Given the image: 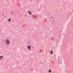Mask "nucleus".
<instances>
[{
    "label": "nucleus",
    "instance_id": "nucleus-8",
    "mask_svg": "<svg viewBox=\"0 0 73 73\" xmlns=\"http://www.w3.org/2000/svg\"><path fill=\"white\" fill-rule=\"evenodd\" d=\"M51 72V71L50 70H49V73H50Z\"/></svg>",
    "mask_w": 73,
    "mask_h": 73
},
{
    "label": "nucleus",
    "instance_id": "nucleus-3",
    "mask_svg": "<svg viewBox=\"0 0 73 73\" xmlns=\"http://www.w3.org/2000/svg\"><path fill=\"white\" fill-rule=\"evenodd\" d=\"M27 48H28V49H29V50H31V46H28Z\"/></svg>",
    "mask_w": 73,
    "mask_h": 73
},
{
    "label": "nucleus",
    "instance_id": "nucleus-4",
    "mask_svg": "<svg viewBox=\"0 0 73 73\" xmlns=\"http://www.w3.org/2000/svg\"><path fill=\"white\" fill-rule=\"evenodd\" d=\"M4 57V56H0V60H1V58H3Z\"/></svg>",
    "mask_w": 73,
    "mask_h": 73
},
{
    "label": "nucleus",
    "instance_id": "nucleus-2",
    "mask_svg": "<svg viewBox=\"0 0 73 73\" xmlns=\"http://www.w3.org/2000/svg\"><path fill=\"white\" fill-rule=\"evenodd\" d=\"M58 62L59 64H61L62 63V59L60 57H58Z\"/></svg>",
    "mask_w": 73,
    "mask_h": 73
},
{
    "label": "nucleus",
    "instance_id": "nucleus-1",
    "mask_svg": "<svg viewBox=\"0 0 73 73\" xmlns=\"http://www.w3.org/2000/svg\"><path fill=\"white\" fill-rule=\"evenodd\" d=\"M5 43L7 45H9L10 44V41L8 39H6L5 41Z\"/></svg>",
    "mask_w": 73,
    "mask_h": 73
},
{
    "label": "nucleus",
    "instance_id": "nucleus-9",
    "mask_svg": "<svg viewBox=\"0 0 73 73\" xmlns=\"http://www.w3.org/2000/svg\"><path fill=\"white\" fill-rule=\"evenodd\" d=\"M37 16V15H35V16H34L35 18H36V17Z\"/></svg>",
    "mask_w": 73,
    "mask_h": 73
},
{
    "label": "nucleus",
    "instance_id": "nucleus-5",
    "mask_svg": "<svg viewBox=\"0 0 73 73\" xmlns=\"http://www.w3.org/2000/svg\"><path fill=\"white\" fill-rule=\"evenodd\" d=\"M8 21H9V22H11V18H9L8 20H7Z\"/></svg>",
    "mask_w": 73,
    "mask_h": 73
},
{
    "label": "nucleus",
    "instance_id": "nucleus-7",
    "mask_svg": "<svg viewBox=\"0 0 73 73\" xmlns=\"http://www.w3.org/2000/svg\"><path fill=\"white\" fill-rule=\"evenodd\" d=\"M52 53H53V50H51L50 53V54H52Z\"/></svg>",
    "mask_w": 73,
    "mask_h": 73
},
{
    "label": "nucleus",
    "instance_id": "nucleus-6",
    "mask_svg": "<svg viewBox=\"0 0 73 73\" xmlns=\"http://www.w3.org/2000/svg\"><path fill=\"white\" fill-rule=\"evenodd\" d=\"M28 12H29V13L30 15H32V13H31V11H28Z\"/></svg>",
    "mask_w": 73,
    "mask_h": 73
}]
</instances>
